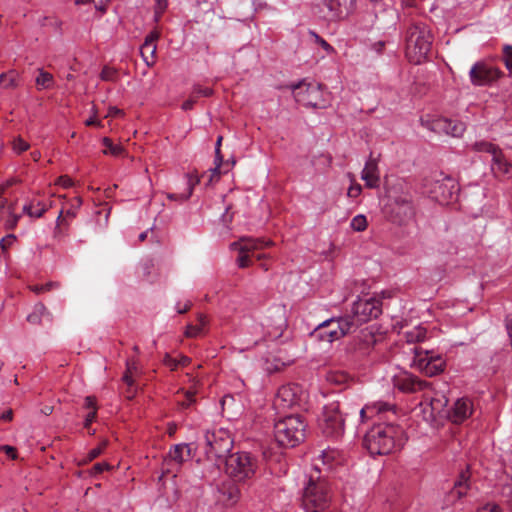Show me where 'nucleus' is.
Wrapping results in <instances>:
<instances>
[{"label":"nucleus","mask_w":512,"mask_h":512,"mask_svg":"<svg viewBox=\"0 0 512 512\" xmlns=\"http://www.w3.org/2000/svg\"><path fill=\"white\" fill-rule=\"evenodd\" d=\"M403 429L392 423L374 424L365 434L364 446L371 455H388L404 444Z\"/></svg>","instance_id":"1"},{"label":"nucleus","mask_w":512,"mask_h":512,"mask_svg":"<svg viewBox=\"0 0 512 512\" xmlns=\"http://www.w3.org/2000/svg\"><path fill=\"white\" fill-rule=\"evenodd\" d=\"M301 500L306 512H325L329 507L331 501L329 485L321 474L318 464H315V472L308 476Z\"/></svg>","instance_id":"2"},{"label":"nucleus","mask_w":512,"mask_h":512,"mask_svg":"<svg viewBox=\"0 0 512 512\" xmlns=\"http://www.w3.org/2000/svg\"><path fill=\"white\" fill-rule=\"evenodd\" d=\"M432 46V34L423 23H412L405 32V53L407 59L420 64L428 57Z\"/></svg>","instance_id":"3"},{"label":"nucleus","mask_w":512,"mask_h":512,"mask_svg":"<svg viewBox=\"0 0 512 512\" xmlns=\"http://www.w3.org/2000/svg\"><path fill=\"white\" fill-rule=\"evenodd\" d=\"M306 421L301 415H289L279 419L274 425L276 442L283 447H295L306 436Z\"/></svg>","instance_id":"4"},{"label":"nucleus","mask_w":512,"mask_h":512,"mask_svg":"<svg viewBox=\"0 0 512 512\" xmlns=\"http://www.w3.org/2000/svg\"><path fill=\"white\" fill-rule=\"evenodd\" d=\"M226 473L234 482L246 483L258 470V460L248 452L230 454L226 459Z\"/></svg>","instance_id":"5"},{"label":"nucleus","mask_w":512,"mask_h":512,"mask_svg":"<svg viewBox=\"0 0 512 512\" xmlns=\"http://www.w3.org/2000/svg\"><path fill=\"white\" fill-rule=\"evenodd\" d=\"M405 353L410 356V367L429 377L440 374L444 371L446 366L443 357L433 351L424 350L416 346H409Z\"/></svg>","instance_id":"6"},{"label":"nucleus","mask_w":512,"mask_h":512,"mask_svg":"<svg viewBox=\"0 0 512 512\" xmlns=\"http://www.w3.org/2000/svg\"><path fill=\"white\" fill-rule=\"evenodd\" d=\"M272 244V241L263 238L242 237L238 241L231 243L230 249L238 252V257L236 258L237 265L240 268H246L252 264L251 259L253 257L257 260L268 258V254L258 253V251Z\"/></svg>","instance_id":"7"},{"label":"nucleus","mask_w":512,"mask_h":512,"mask_svg":"<svg viewBox=\"0 0 512 512\" xmlns=\"http://www.w3.org/2000/svg\"><path fill=\"white\" fill-rule=\"evenodd\" d=\"M353 328L355 323L349 316L331 318L320 323L311 335L319 341L332 343L344 337Z\"/></svg>","instance_id":"8"},{"label":"nucleus","mask_w":512,"mask_h":512,"mask_svg":"<svg viewBox=\"0 0 512 512\" xmlns=\"http://www.w3.org/2000/svg\"><path fill=\"white\" fill-rule=\"evenodd\" d=\"M356 7V0H316L315 13L325 21L346 19Z\"/></svg>","instance_id":"9"},{"label":"nucleus","mask_w":512,"mask_h":512,"mask_svg":"<svg viewBox=\"0 0 512 512\" xmlns=\"http://www.w3.org/2000/svg\"><path fill=\"white\" fill-rule=\"evenodd\" d=\"M389 214L393 222L400 225L407 224L415 216L412 196L407 191L399 194H390Z\"/></svg>","instance_id":"10"},{"label":"nucleus","mask_w":512,"mask_h":512,"mask_svg":"<svg viewBox=\"0 0 512 512\" xmlns=\"http://www.w3.org/2000/svg\"><path fill=\"white\" fill-rule=\"evenodd\" d=\"M295 100L307 107L325 108L326 102L322 100L321 85L315 82L300 81L290 86Z\"/></svg>","instance_id":"11"},{"label":"nucleus","mask_w":512,"mask_h":512,"mask_svg":"<svg viewBox=\"0 0 512 512\" xmlns=\"http://www.w3.org/2000/svg\"><path fill=\"white\" fill-rule=\"evenodd\" d=\"M308 394L298 384H286L278 389L274 405L278 409H289L294 407L304 408L307 403Z\"/></svg>","instance_id":"12"},{"label":"nucleus","mask_w":512,"mask_h":512,"mask_svg":"<svg viewBox=\"0 0 512 512\" xmlns=\"http://www.w3.org/2000/svg\"><path fill=\"white\" fill-rule=\"evenodd\" d=\"M206 454L216 458L224 457L230 452L233 446V440L227 429L217 428L208 430L205 433Z\"/></svg>","instance_id":"13"},{"label":"nucleus","mask_w":512,"mask_h":512,"mask_svg":"<svg viewBox=\"0 0 512 512\" xmlns=\"http://www.w3.org/2000/svg\"><path fill=\"white\" fill-rule=\"evenodd\" d=\"M319 427L327 437L337 438L344 431V420L339 412V403L331 402L324 406Z\"/></svg>","instance_id":"14"},{"label":"nucleus","mask_w":512,"mask_h":512,"mask_svg":"<svg viewBox=\"0 0 512 512\" xmlns=\"http://www.w3.org/2000/svg\"><path fill=\"white\" fill-rule=\"evenodd\" d=\"M381 314L380 301L375 297L365 296L356 300L351 309L350 320L354 321L355 327L359 324L377 318Z\"/></svg>","instance_id":"15"},{"label":"nucleus","mask_w":512,"mask_h":512,"mask_svg":"<svg viewBox=\"0 0 512 512\" xmlns=\"http://www.w3.org/2000/svg\"><path fill=\"white\" fill-rule=\"evenodd\" d=\"M503 75L502 71L485 61H478L469 71L470 82L474 86H491Z\"/></svg>","instance_id":"16"},{"label":"nucleus","mask_w":512,"mask_h":512,"mask_svg":"<svg viewBox=\"0 0 512 512\" xmlns=\"http://www.w3.org/2000/svg\"><path fill=\"white\" fill-rule=\"evenodd\" d=\"M394 386L404 393L427 392L431 389V383L419 379L408 372L400 373L393 378Z\"/></svg>","instance_id":"17"},{"label":"nucleus","mask_w":512,"mask_h":512,"mask_svg":"<svg viewBox=\"0 0 512 512\" xmlns=\"http://www.w3.org/2000/svg\"><path fill=\"white\" fill-rule=\"evenodd\" d=\"M427 127L437 133H445L453 137L462 136L466 130L463 122L443 117L434 119Z\"/></svg>","instance_id":"18"},{"label":"nucleus","mask_w":512,"mask_h":512,"mask_svg":"<svg viewBox=\"0 0 512 512\" xmlns=\"http://www.w3.org/2000/svg\"><path fill=\"white\" fill-rule=\"evenodd\" d=\"M470 490L469 474L468 472H462L458 479L455 481L454 486L446 494L445 504L446 506H452L460 501L462 498L468 495Z\"/></svg>","instance_id":"19"},{"label":"nucleus","mask_w":512,"mask_h":512,"mask_svg":"<svg viewBox=\"0 0 512 512\" xmlns=\"http://www.w3.org/2000/svg\"><path fill=\"white\" fill-rule=\"evenodd\" d=\"M375 344V337L368 329L361 330L350 344L349 350L359 358L367 356Z\"/></svg>","instance_id":"20"},{"label":"nucleus","mask_w":512,"mask_h":512,"mask_svg":"<svg viewBox=\"0 0 512 512\" xmlns=\"http://www.w3.org/2000/svg\"><path fill=\"white\" fill-rule=\"evenodd\" d=\"M472 412V401L467 397H462L455 401L451 410L447 412V417L454 423H462L471 416Z\"/></svg>","instance_id":"21"},{"label":"nucleus","mask_w":512,"mask_h":512,"mask_svg":"<svg viewBox=\"0 0 512 512\" xmlns=\"http://www.w3.org/2000/svg\"><path fill=\"white\" fill-rule=\"evenodd\" d=\"M388 413L394 414L395 407L390 403L382 401L368 403L360 410L362 420L374 417H379V420H382Z\"/></svg>","instance_id":"22"},{"label":"nucleus","mask_w":512,"mask_h":512,"mask_svg":"<svg viewBox=\"0 0 512 512\" xmlns=\"http://www.w3.org/2000/svg\"><path fill=\"white\" fill-rule=\"evenodd\" d=\"M361 179L368 188H377L380 182V172L377 159L369 157L361 172Z\"/></svg>","instance_id":"23"},{"label":"nucleus","mask_w":512,"mask_h":512,"mask_svg":"<svg viewBox=\"0 0 512 512\" xmlns=\"http://www.w3.org/2000/svg\"><path fill=\"white\" fill-rule=\"evenodd\" d=\"M160 37L158 31H151L145 38L143 45L140 48V53L142 55L143 60L148 66L154 64V57L156 53V41Z\"/></svg>","instance_id":"24"},{"label":"nucleus","mask_w":512,"mask_h":512,"mask_svg":"<svg viewBox=\"0 0 512 512\" xmlns=\"http://www.w3.org/2000/svg\"><path fill=\"white\" fill-rule=\"evenodd\" d=\"M199 182L200 179L197 174L187 173L185 174V190L181 193H168L167 198L178 202L187 201L192 196L193 190Z\"/></svg>","instance_id":"25"},{"label":"nucleus","mask_w":512,"mask_h":512,"mask_svg":"<svg viewBox=\"0 0 512 512\" xmlns=\"http://www.w3.org/2000/svg\"><path fill=\"white\" fill-rule=\"evenodd\" d=\"M456 190L457 186L450 179H447L442 182H437L435 184L434 190V193L436 194L435 198L440 203H448L450 200H452Z\"/></svg>","instance_id":"26"},{"label":"nucleus","mask_w":512,"mask_h":512,"mask_svg":"<svg viewBox=\"0 0 512 512\" xmlns=\"http://www.w3.org/2000/svg\"><path fill=\"white\" fill-rule=\"evenodd\" d=\"M219 493L222 495V501L227 506L235 505L241 497L240 488L233 482L223 483L219 488Z\"/></svg>","instance_id":"27"},{"label":"nucleus","mask_w":512,"mask_h":512,"mask_svg":"<svg viewBox=\"0 0 512 512\" xmlns=\"http://www.w3.org/2000/svg\"><path fill=\"white\" fill-rule=\"evenodd\" d=\"M192 455V447L191 444H176L171 447L168 458L170 461L175 462L176 464H182L186 460H188Z\"/></svg>","instance_id":"28"},{"label":"nucleus","mask_w":512,"mask_h":512,"mask_svg":"<svg viewBox=\"0 0 512 512\" xmlns=\"http://www.w3.org/2000/svg\"><path fill=\"white\" fill-rule=\"evenodd\" d=\"M512 169V164L507 161L500 149L493 157L491 163V170L495 176L508 175Z\"/></svg>","instance_id":"29"},{"label":"nucleus","mask_w":512,"mask_h":512,"mask_svg":"<svg viewBox=\"0 0 512 512\" xmlns=\"http://www.w3.org/2000/svg\"><path fill=\"white\" fill-rule=\"evenodd\" d=\"M425 400L428 401L430 418L436 419L438 417L447 416L448 411L445 410L447 399L444 396L438 398H429L427 395H425Z\"/></svg>","instance_id":"30"},{"label":"nucleus","mask_w":512,"mask_h":512,"mask_svg":"<svg viewBox=\"0 0 512 512\" xmlns=\"http://www.w3.org/2000/svg\"><path fill=\"white\" fill-rule=\"evenodd\" d=\"M18 219L19 216L13 212L11 205H0V221L6 229H13L17 225Z\"/></svg>","instance_id":"31"},{"label":"nucleus","mask_w":512,"mask_h":512,"mask_svg":"<svg viewBox=\"0 0 512 512\" xmlns=\"http://www.w3.org/2000/svg\"><path fill=\"white\" fill-rule=\"evenodd\" d=\"M207 319L204 315L199 314L197 318L196 324H189L185 330V336L189 338H194L198 336H202L206 332Z\"/></svg>","instance_id":"32"},{"label":"nucleus","mask_w":512,"mask_h":512,"mask_svg":"<svg viewBox=\"0 0 512 512\" xmlns=\"http://www.w3.org/2000/svg\"><path fill=\"white\" fill-rule=\"evenodd\" d=\"M48 206L41 201H32L29 205H25L23 211L30 217L40 218L47 211Z\"/></svg>","instance_id":"33"},{"label":"nucleus","mask_w":512,"mask_h":512,"mask_svg":"<svg viewBox=\"0 0 512 512\" xmlns=\"http://www.w3.org/2000/svg\"><path fill=\"white\" fill-rule=\"evenodd\" d=\"M82 205V200L80 197H75L69 202V207L62 209L57 218V222L59 223L63 217L73 218L76 216L78 209Z\"/></svg>","instance_id":"34"},{"label":"nucleus","mask_w":512,"mask_h":512,"mask_svg":"<svg viewBox=\"0 0 512 512\" xmlns=\"http://www.w3.org/2000/svg\"><path fill=\"white\" fill-rule=\"evenodd\" d=\"M228 170H229L228 162H226L224 164L223 158H221L220 161L219 160L217 161V157H215L214 167L209 170V173H210L209 183H212L214 180L219 179L220 175L223 173H227Z\"/></svg>","instance_id":"35"},{"label":"nucleus","mask_w":512,"mask_h":512,"mask_svg":"<svg viewBox=\"0 0 512 512\" xmlns=\"http://www.w3.org/2000/svg\"><path fill=\"white\" fill-rule=\"evenodd\" d=\"M349 376L339 370H331L326 374V381L332 385H344L348 382Z\"/></svg>","instance_id":"36"},{"label":"nucleus","mask_w":512,"mask_h":512,"mask_svg":"<svg viewBox=\"0 0 512 512\" xmlns=\"http://www.w3.org/2000/svg\"><path fill=\"white\" fill-rule=\"evenodd\" d=\"M102 144L105 146L103 153L112 156H121L124 153V148L121 144H114L108 137L102 139Z\"/></svg>","instance_id":"37"},{"label":"nucleus","mask_w":512,"mask_h":512,"mask_svg":"<svg viewBox=\"0 0 512 512\" xmlns=\"http://www.w3.org/2000/svg\"><path fill=\"white\" fill-rule=\"evenodd\" d=\"M36 85L38 89H49L54 84L53 75L49 72H46L42 69H39V74L36 77Z\"/></svg>","instance_id":"38"},{"label":"nucleus","mask_w":512,"mask_h":512,"mask_svg":"<svg viewBox=\"0 0 512 512\" xmlns=\"http://www.w3.org/2000/svg\"><path fill=\"white\" fill-rule=\"evenodd\" d=\"M474 151L477 152H485L490 154L492 157L500 150V148L496 145H494L491 142L487 141H478L475 142L472 146Z\"/></svg>","instance_id":"39"},{"label":"nucleus","mask_w":512,"mask_h":512,"mask_svg":"<svg viewBox=\"0 0 512 512\" xmlns=\"http://www.w3.org/2000/svg\"><path fill=\"white\" fill-rule=\"evenodd\" d=\"M405 338L409 344L423 341L426 338V330L420 326L415 327L405 333Z\"/></svg>","instance_id":"40"},{"label":"nucleus","mask_w":512,"mask_h":512,"mask_svg":"<svg viewBox=\"0 0 512 512\" xmlns=\"http://www.w3.org/2000/svg\"><path fill=\"white\" fill-rule=\"evenodd\" d=\"M18 74L15 71H9L0 75V86L9 89L17 85Z\"/></svg>","instance_id":"41"},{"label":"nucleus","mask_w":512,"mask_h":512,"mask_svg":"<svg viewBox=\"0 0 512 512\" xmlns=\"http://www.w3.org/2000/svg\"><path fill=\"white\" fill-rule=\"evenodd\" d=\"M337 452L334 450H327L322 451V453L319 455V457L316 459L315 464H319L318 462H321L323 466H326L327 469H330L332 467V462L336 459ZM320 467V465H318Z\"/></svg>","instance_id":"42"},{"label":"nucleus","mask_w":512,"mask_h":512,"mask_svg":"<svg viewBox=\"0 0 512 512\" xmlns=\"http://www.w3.org/2000/svg\"><path fill=\"white\" fill-rule=\"evenodd\" d=\"M47 312L46 307L42 303H37L34 310L27 316V321L32 324L40 323L43 315Z\"/></svg>","instance_id":"43"},{"label":"nucleus","mask_w":512,"mask_h":512,"mask_svg":"<svg viewBox=\"0 0 512 512\" xmlns=\"http://www.w3.org/2000/svg\"><path fill=\"white\" fill-rule=\"evenodd\" d=\"M501 498L503 503L512 511V478L502 486Z\"/></svg>","instance_id":"44"},{"label":"nucleus","mask_w":512,"mask_h":512,"mask_svg":"<svg viewBox=\"0 0 512 512\" xmlns=\"http://www.w3.org/2000/svg\"><path fill=\"white\" fill-rule=\"evenodd\" d=\"M309 35L313 39L314 43L319 45L328 55L335 53V49L316 32L310 30Z\"/></svg>","instance_id":"45"},{"label":"nucleus","mask_w":512,"mask_h":512,"mask_svg":"<svg viewBox=\"0 0 512 512\" xmlns=\"http://www.w3.org/2000/svg\"><path fill=\"white\" fill-rule=\"evenodd\" d=\"M351 228L354 231L361 232L364 231L367 227V219L364 215L359 214L356 215L350 223Z\"/></svg>","instance_id":"46"},{"label":"nucleus","mask_w":512,"mask_h":512,"mask_svg":"<svg viewBox=\"0 0 512 512\" xmlns=\"http://www.w3.org/2000/svg\"><path fill=\"white\" fill-rule=\"evenodd\" d=\"M191 93L198 99L199 97H210L213 94V90L209 87L194 85Z\"/></svg>","instance_id":"47"},{"label":"nucleus","mask_w":512,"mask_h":512,"mask_svg":"<svg viewBox=\"0 0 512 512\" xmlns=\"http://www.w3.org/2000/svg\"><path fill=\"white\" fill-rule=\"evenodd\" d=\"M100 78L103 81L114 82L117 78V71L112 67L105 66L100 73Z\"/></svg>","instance_id":"48"},{"label":"nucleus","mask_w":512,"mask_h":512,"mask_svg":"<svg viewBox=\"0 0 512 512\" xmlns=\"http://www.w3.org/2000/svg\"><path fill=\"white\" fill-rule=\"evenodd\" d=\"M349 177H350L351 185L348 188L347 196L351 197V198H356L361 194L362 187L360 184L355 182V179L353 176H349Z\"/></svg>","instance_id":"49"},{"label":"nucleus","mask_w":512,"mask_h":512,"mask_svg":"<svg viewBox=\"0 0 512 512\" xmlns=\"http://www.w3.org/2000/svg\"><path fill=\"white\" fill-rule=\"evenodd\" d=\"M503 60L506 68L512 73V46L505 45L503 47Z\"/></svg>","instance_id":"50"},{"label":"nucleus","mask_w":512,"mask_h":512,"mask_svg":"<svg viewBox=\"0 0 512 512\" xmlns=\"http://www.w3.org/2000/svg\"><path fill=\"white\" fill-rule=\"evenodd\" d=\"M136 370H137V368L134 363L127 364V371L123 376V380L128 386H132L133 375H134V372H136Z\"/></svg>","instance_id":"51"},{"label":"nucleus","mask_w":512,"mask_h":512,"mask_svg":"<svg viewBox=\"0 0 512 512\" xmlns=\"http://www.w3.org/2000/svg\"><path fill=\"white\" fill-rule=\"evenodd\" d=\"M155 1V20L158 21L166 10L168 2L167 0H154Z\"/></svg>","instance_id":"52"},{"label":"nucleus","mask_w":512,"mask_h":512,"mask_svg":"<svg viewBox=\"0 0 512 512\" xmlns=\"http://www.w3.org/2000/svg\"><path fill=\"white\" fill-rule=\"evenodd\" d=\"M29 148V144L22 138H16L13 141V150L17 153H22Z\"/></svg>","instance_id":"53"},{"label":"nucleus","mask_w":512,"mask_h":512,"mask_svg":"<svg viewBox=\"0 0 512 512\" xmlns=\"http://www.w3.org/2000/svg\"><path fill=\"white\" fill-rule=\"evenodd\" d=\"M16 241V237L13 234H8L0 240V247L3 251H6Z\"/></svg>","instance_id":"54"},{"label":"nucleus","mask_w":512,"mask_h":512,"mask_svg":"<svg viewBox=\"0 0 512 512\" xmlns=\"http://www.w3.org/2000/svg\"><path fill=\"white\" fill-rule=\"evenodd\" d=\"M476 512H502V509L495 503H487L478 508Z\"/></svg>","instance_id":"55"},{"label":"nucleus","mask_w":512,"mask_h":512,"mask_svg":"<svg viewBox=\"0 0 512 512\" xmlns=\"http://www.w3.org/2000/svg\"><path fill=\"white\" fill-rule=\"evenodd\" d=\"M106 446V441L102 442L99 446L91 449L89 452H88V459L89 460H93L95 459L96 457H98L104 450Z\"/></svg>","instance_id":"56"},{"label":"nucleus","mask_w":512,"mask_h":512,"mask_svg":"<svg viewBox=\"0 0 512 512\" xmlns=\"http://www.w3.org/2000/svg\"><path fill=\"white\" fill-rule=\"evenodd\" d=\"M277 313V322L275 324L277 331H282L283 327L285 326V318H284V312L282 308L276 309Z\"/></svg>","instance_id":"57"},{"label":"nucleus","mask_w":512,"mask_h":512,"mask_svg":"<svg viewBox=\"0 0 512 512\" xmlns=\"http://www.w3.org/2000/svg\"><path fill=\"white\" fill-rule=\"evenodd\" d=\"M108 469H110V465L108 463H96L93 465L90 473L91 475H97Z\"/></svg>","instance_id":"58"},{"label":"nucleus","mask_w":512,"mask_h":512,"mask_svg":"<svg viewBox=\"0 0 512 512\" xmlns=\"http://www.w3.org/2000/svg\"><path fill=\"white\" fill-rule=\"evenodd\" d=\"M196 101H197V99L191 93L190 97L186 101L183 102L182 109L184 111L191 110L193 108L194 104L196 103Z\"/></svg>","instance_id":"59"},{"label":"nucleus","mask_w":512,"mask_h":512,"mask_svg":"<svg viewBox=\"0 0 512 512\" xmlns=\"http://www.w3.org/2000/svg\"><path fill=\"white\" fill-rule=\"evenodd\" d=\"M75 3L77 5L93 3L95 5V8L104 10V5L102 3V0H75Z\"/></svg>","instance_id":"60"},{"label":"nucleus","mask_w":512,"mask_h":512,"mask_svg":"<svg viewBox=\"0 0 512 512\" xmlns=\"http://www.w3.org/2000/svg\"><path fill=\"white\" fill-rule=\"evenodd\" d=\"M0 450L1 451H4L5 454L10 457L11 459H15L17 454H16V450L14 447L12 446H8V445H4V446H1L0 447Z\"/></svg>","instance_id":"61"},{"label":"nucleus","mask_w":512,"mask_h":512,"mask_svg":"<svg viewBox=\"0 0 512 512\" xmlns=\"http://www.w3.org/2000/svg\"><path fill=\"white\" fill-rule=\"evenodd\" d=\"M85 407H86L87 409H91V411H92V410H94V409H95V411H97V407H96V399H95V397H93V396H87V397L85 398Z\"/></svg>","instance_id":"62"},{"label":"nucleus","mask_w":512,"mask_h":512,"mask_svg":"<svg viewBox=\"0 0 512 512\" xmlns=\"http://www.w3.org/2000/svg\"><path fill=\"white\" fill-rule=\"evenodd\" d=\"M123 115V111L117 107H110L106 117H117Z\"/></svg>","instance_id":"63"},{"label":"nucleus","mask_w":512,"mask_h":512,"mask_svg":"<svg viewBox=\"0 0 512 512\" xmlns=\"http://www.w3.org/2000/svg\"><path fill=\"white\" fill-rule=\"evenodd\" d=\"M95 417H96V411H95V409H94V410L90 411V412L87 414V416H86V418H85L84 426H85L86 428H88V427L90 426V424L94 421Z\"/></svg>","instance_id":"64"}]
</instances>
